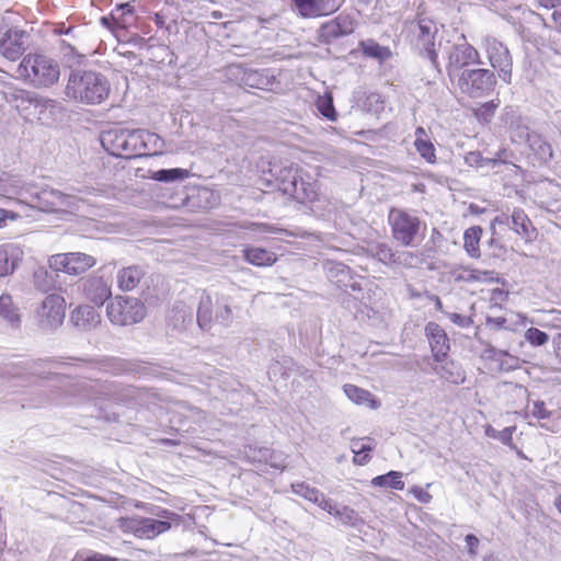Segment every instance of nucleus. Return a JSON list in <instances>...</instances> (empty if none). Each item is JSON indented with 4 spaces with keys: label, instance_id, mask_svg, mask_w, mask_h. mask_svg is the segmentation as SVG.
Here are the masks:
<instances>
[{
    "label": "nucleus",
    "instance_id": "f257e3e1",
    "mask_svg": "<svg viewBox=\"0 0 561 561\" xmlns=\"http://www.w3.org/2000/svg\"><path fill=\"white\" fill-rule=\"evenodd\" d=\"M100 140L110 154L123 159L156 154L163 146L157 134L146 129L111 128L101 134Z\"/></svg>",
    "mask_w": 561,
    "mask_h": 561
},
{
    "label": "nucleus",
    "instance_id": "f03ea898",
    "mask_svg": "<svg viewBox=\"0 0 561 561\" xmlns=\"http://www.w3.org/2000/svg\"><path fill=\"white\" fill-rule=\"evenodd\" d=\"M9 185L23 203L44 213H66L77 208L78 197L62 193L48 185L39 186L33 182H24L13 178Z\"/></svg>",
    "mask_w": 561,
    "mask_h": 561
},
{
    "label": "nucleus",
    "instance_id": "7ed1b4c3",
    "mask_svg": "<svg viewBox=\"0 0 561 561\" xmlns=\"http://www.w3.org/2000/svg\"><path fill=\"white\" fill-rule=\"evenodd\" d=\"M111 84L107 78L93 70H71L65 95L72 101L95 105L107 99Z\"/></svg>",
    "mask_w": 561,
    "mask_h": 561
},
{
    "label": "nucleus",
    "instance_id": "20e7f679",
    "mask_svg": "<svg viewBox=\"0 0 561 561\" xmlns=\"http://www.w3.org/2000/svg\"><path fill=\"white\" fill-rule=\"evenodd\" d=\"M404 27L411 37L414 48L426 57L435 69L439 70L438 56L435 50V37L438 33V26L428 15L423 1L419 2L415 16L412 20H405Z\"/></svg>",
    "mask_w": 561,
    "mask_h": 561
},
{
    "label": "nucleus",
    "instance_id": "39448f33",
    "mask_svg": "<svg viewBox=\"0 0 561 561\" xmlns=\"http://www.w3.org/2000/svg\"><path fill=\"white\" fill-rule=\"evenodd\" d=\"M16 73L35 88H48L58 81L60 69L58 62L50 57L28 54L19 65Z\"/></svg>",
    "mask_w": 561,
    "mask_h": 561
},
{
    "label": "nucleus",
    "instance_id": "423d86ee",
    "mask_svg": "<svg viewBox=\"0 0 561 561\" xmlns=\"http://www.w3.org/2000/svg\"><path fill=\"white\" fill-rule=\"evenodd\" d=\"M391 237L402 247H417L424 238L426 225L415 214L392 207L388 214Z\"/></svg>",
    "mask_w": 561,
    "mask_h": 561
},
{
    "label": "nucleus",
    "instance_id": "0eeeda50",
    "mask_svg": "<svg viewBox=\"0 0 561 561\" xmlns=\"http://www.w3.org/2000/svg\"><path fill=\"white\" fill-rule=\"evenodd\" d=\"M7 101L30 122L35 119L47 122L55 114L58 105L53 99L22 89L9 93Z\"/></svg>",
    "mask_w": 561,
    "mask_h": 561
},
{
    "label": "nucleus",
    "instance_id": "6e6552de",
    "mask_svg": "<svg viewBox=\"0 0 561 561\" xmlns=\"http://www.w3.org/2000/svg\"><path fill=\"white\" fill-rule=\"evenodd\" d=\"M106 313L113 324L130 325L146 317V307L138 298L116 296L107 304Z\"/></svg>",
    "mask_w": 561,
    "mask_h": 561
},
{
    "label": "nucleus",
    "instance_id": "1a4fd4ad",
    "mask_svg": "<svg viewBox=\"0 0 561 561\" xmlns=\"http://www.w3.org/2000/svg\"><path fill=\"white\" fill-rule=\"evenodd\" d=\"M496 78L489 69H463L458 76L460 91L471 98H481L493 91Z\"/></svg>",
    "mask_w": 561,
    "mask_h": 561
},
{
    "label": "nucleus",
    "instance_id": "9d476101",
    "mask_svg": "<svg viewBox=\"0 0 561 561\" xmlns=\"http://www.w3.org/2000/svg\"><path fill=\"white\" fill-rule=\"evenodd\" d=\"M445 49L448 59L446 70L450 78L456 76L459 70L470 64H481L479 51L467 42L463 34H461L455 43L447 46Z\"/></svg>",
    "mask_w": 561,
    "mask_h": 561
},
{
    "label": "nucleus",
    "instance_id": "9b49d317",
    "mask_svg": "<svg viewBox=\"0 0 561 561\" xmlns=\"http://www.w3.org/2000/svg\"><path fill=\"white\" fill-rule=\"evenodd\" d=\"M65 314V298L57 294L46 296L35 311L37 324L45 331H51L60 327L64 322Z\"/></svg>",
    "mask_w": 561,
    "mask_h": 561
},
{
    "label": "nucleus",
    "instance_id": "f8f14e48",
    "mask_svg": "<svg viewBox=\"0 0 561 561\" xmlns=\"http://www.w3.org/2000/svg\"><path fill=\"white\" fill-rule=\"evenodd\" d=\"M496 225L507 227L526 242L534 241L537 236L536 228L522 208H514L511 215H497L491 221V228L494 230Z\"/></svg>",
    "mask_w": 561,
    "mask_h": 561
},
{
    "label": "nucleus",
    "instance_id": "ddd939ff",
    "mask_svg": "<svg viewBox=\"0 0 561 561\" xmlns=\"http://www.w3.org/2000/svg\"><path fill=\"white\" fill-rule=\"evenodd\" d=\"M485 54L491 66L497 70L499 77L506 83L511 82L513 59L506 45L496 38L485 39Z\"/></svg>",
    "mask_w": 561,
    "mask_h": 561
},
{
    "label": "nucleus",
    "instance_id": "4468645a",
    "mask_svg": "<svg viewBox=\"0 0 561 561\" xmlns=\"http://www.w3.org/2000/svg\"><path fill=\"white\" fill-rule=\"evenodd\" d=\"M123 529L131 531L138 538L152 539L171 528L170 520H158L146 517L121 518Z\"/></svg>",
    "mask_w": 561,
    "mask_h": 561
},
{
    "label": "nucleus",
    "instance_id": "2eb2a0df",
    "mask_svg": "<svg viewBox=\"0 0 561 561\" xmlns=\"http://www.w3.org/2000/svg\"><path fill=\"white\" fill-rule=\"evenodd\" d=\"M356 22L350 14H339L336 18L323 23L319 31V39L324 44L352 34L355 30Z\"/></svg>",
    "mask_w": 561,
    "mask_h": 561
},
{
    "label": "nucleus",
    "instance_id": "dca6fc26",
    "mask_svg": "<svg viewBox=\"0 0 561 561\" xmlns=\"http://www.w3.org/2000/svg\"><path fill=\"white\" fill-rule=\"evenodd\" d=\"M28 38V33L23 30H8L0 38V54L8 60H18L27 49Z\"/></svg>",
    "mask_w": 561,
    "mask_h": 561
},
{
    "label": "nucleus",
    "instance_id": "f3484780",
    "mask_svg": "<svg viewBox=\"0 0 561 561\" xmlns=\"http://www.w3.org/2000/svg\"><path fill=\"white\" fill-rule=\"evenodd\" d=\"M294 10L304 19L319 18L334 13L344 0H290Z\"/></svg>",
    "mask_w": 561,
    "mask_h": 561
},
{
    "label": "nucleus",
    "instance_id": "a211bd4d",
    "mask_svg": "<svg viewBox=\"0 0 561 561\" xmlns=\"http://www.w3.org/2000/svg\"><path fill=\"white\" fill-rule=\"evenodd\" d=\"M424 331L434 359L443 362L450 350L449 339L445 330L438 323L431 321L425 325Z\"/></svg>",
    "mask_w": 561,
    "mask_h": 561
},
{
    "label": "nucleus",
    "instance_id": "6ab92c4d",
    "mask_svg": "<svg viewBox=\"0 0 561 561\" xmlns=\"http://www.w3.org/2000/svg\"><path fill=\"white\" fill-rule=\"evenodd\" d=\"M80 287L85 298L96 306H102L112 295L110 285L102 276L81 279Z\"/></svg>",
    "mask_w": 561,
    "mask_h": 561
},
{
    "label": "nucleus",
    "instance_id": "aec40b11",
    "mask_svg": "<svg viewBox=\"0 0 561 561\" xmlns=\"http://www.w3.org/2000/svg\"><path fill=\"white\" fill-rule=\"evenodd\" d=\"M286 195L291 196L295 201L301 204H310L318 199V186L316 181L308 174H302L300 171L296 176L295 183L289 186Z\"/></svg>",
    "mask_w": 561,
    "mask_h": 561
},
{
    "label": "nucleus",
    "instance_id": "412c9836",
    "mask_svg": "<svg viewBox=\"0 0 561 561\" xmlns=\"http://www.w3.org/2000/svg\"><path fill=\"white\" fill-rule=\"evenodd\" d=\"M195 319L194 310L183 301H178L167 317L168 327L182 332L193 325Z\"/></svg>",
    "mask_w": 561,
    "mask_h": 561
},
{
    "label": "nucleus",
    "instance_id": "4be33fe9",
    "mask_svg": "<svg viewBox=\"0 0 561 561\" xmlns=\"http://www.w3.org/2000/svg\"><path fill=\"white\" fill-rule=\"evenodd\" d=\"M24 252L18 244L0 245V277L13 274L23 260Z\"/></svg>",
    "mask_w": 561,
    "mask_h": 561
},
{
    "label": "nucleus",
    "instance_id": "5701e85b",
    "mask_svg": "<svg viewBox=\"0 0 561 561\" xmlns=\"http://www.w3.org/2000/svg\"><path fill=\"white\" fill-rule=\"evenodd\" d=\"M70 321L79 330L90 331L101 322V316L94 307L83 305L71 312Z\"/></svg>",
    "mask_w": 561,
    "mask_h": 561
},
{
    "label": "nucleus",
    "instance_id": "b1692460",
    "mask_svg": "<svg viewBox=\"0 0 561 561\" xmlns=\"http://www.w3.org/2000/svg\"><path fill=\"white\" fill-rule=\"evenodd\" d=\"M146 276V271L139 265L124 267L117 273L118 287L124 291L134 290Z\"/></svg>",
    "mask_w": 561,
    "mask_h": 561
},
{
    "label": "nucleus",
    "instance_id": "393cba45",
    "mask_svg": "<svg viewBox=\"0 0 561 561\" xmlns=\"http://www.w3.org/2000/svg\"><path fill=\"white\" fill-rule=\"evenodd\" d=\"M242 81L245 85L260 90H272L276 83L275 76L268 69H250L244 72Z\"/></svg>",
    "mask_w": 561,
    "mask_h": 561
},
{
    "label": "nucleus",
    "instance_id": "a878e982",
    "mask_svg": "<svg viewBox=\"0 0 561 561\" xmlns=\"http://www.w3.org/2000/svg\"><path fill=\"white\" fill-rule=\"evenodd\" d=\"M370 252L373 256H375L378 261L387 265L394 263H403L404 261L402 260V257H414L413 253L404 251H394L392 247H390L387 243H376L375 245H371Z\"/></svg>",
    "mask_w": 561,
    "mask_h": 561
},
{
    "label": "nucleus",
    "instance_id": "bb28decb",
    "mask_svg": "<svg viewBox=\"0 0 561 561\" xmlns=\"http://www.w3.org/2000/svg\"><path fill=\"white\" fill-rule=\"evenodd\" d=\"M196 322L203 331H209L215 322L213 297L206 291L201 296L196 311Z\"/></svg>",
    "mask_w": 561,
    "mask_h": 561
},
{
    "label": "nucleus",
    "instance_id": "cd10ccee",
    "mask_svg": "<svg viewBox=\"0 0 561 561\" xmlns=\"http://www.w3.org/2000/svg\"><path fill=\"white\" fill-rule=\"evenodd\" d=\"M321 508L329 514L333 515L342 524L355 526L360 520L357 512L346 505H336L331 500L321 503Z\"/></svg>",
    "mask_w": 561,
    "mask_h": 561
},
{
    "label": "nucleus",
    "instance_id": "c85d7f7f",
    "mask_svg": "<svg viewBox=\"0 0 561 561\" xmlns=\"http://www.w3.org/2000/svg\"><path fill=\"white\" fill-rule=\"evenodd\" d=\"M242 253L248 263L260 267L272 266L277 261L274 252L263 248H244Z\"/></svg>",
    "mask_w": 561,
    "mask_h": 561
},
{
    "label": "nucleus",
    "instance_id": "c756f323",
    "mask_svg": "<svg viewBox=\"0 0 561 561\" xmlns=\"http://www.w3.org/2000/svg\"><path fill=\"white\" fill-rule=\"evenodd\" d=\"M270 172L275 178L278 190L284 194H287L290 188L289 186L295 183L296 176L299 174L300 170L291 167L274 165L271 168Z\"/></svg>",
    "mask_w": 561,
    "mask_h": 561
},
{
    "label": "nucleus",
    "instance_id": "7c9ffc66",
    "mask_svg": "<svg viewBox=\"0 0 561 561\" xmlns=\"http://www.w3.org/2000/svg\"><path fill=\"white\" fill-rule=\"evenodd\" d=\"M414 146L419 154L428 163L436 162V149L433 142L428 139L427 134L423 127H417L415 130Z\"/></svg>",
    "mask_w": 561,
    "mask_h": 561
},
{
    "label": "nucleus",
    "instance_id": "2f4dec72",
    "mask_svg": "<svg viewBox=\"0 0 561 561\" xmlns=\"http://www.w3.org/2000/svg\"><path fill=\"white\" fill-rule=\"evenodd\" d=\"M70 275H80L96 264L94 256L82 252H68Z\"/></svg>",
    "mask_w": 561,
    "mask_h": 561
},
{
    "label": "nucleus",
    "instance_id": "473e14b6",
    "mask_svg": "<svg viewBox=\"0 0 561 561\" xmlns=\"http://www.w3.org/2000/svg\"><path fill=\"white\" fill-rule=\"evenodd\" d=\"M215 322L224 328H229L233 322V312L230 306V298L226 296L216 297Z\"/></svg>",
    "mask_w": 561,
    "mask_h": 561
},
{
    "label": "nucleus",
    "instance_id": "72a5a7b5",
    "mask_svg": "<svg viewBox=\"0 0 561 561\" xmlns=\"http://www.w3.org/2000/svg\"><path fill=\"white\" fill-rule=\"evenodd\" d=\"M59 51L64 65L68 68L80 66L85 58L84 54L78 51V49L65 39L59 41Z\"/></svg>",
    "mask_w": 561,
    "mask_h": 561
},
{
    "label": "nucleus",
    "instance_id": "f704fd0d",
    "mask_svg": "<svg viewBox=\"0 0 561 561\" xmlns=\"http://www.w3.org/2000/svg\"><path fill=\"white\" fill-rule=\"evenodd\" d=\"M434 371L444 380L451 383H460L465 380L461 368L453 360L445 362L434 368Z\"/></svg>",
    "mask_w": 561,
    "mask_h": 561
},
{
    "label": "nucleus",
    "instance_id": "c9c22d12",
    "mask_svg": "<svg viewBox=\"0 0 561 561\" xmlns=\"http://www.w3.org/2000/svg\"><path fill=\"white\" fill-rule=\"evenodd\" d=\"M56 277L53 275L46 266H37L33 271V285L42 291L48 293L55 287Z\"/></svg>",
    "mask_w": 561,
    "mask_h": 561
},
{
    "label": "nucleus",
    "instance_id": "e433bc0d",
    "mask_svg": "<svg viewBox=\"0 0 561 561\" xmlns=\"http://www.w3.org/2000/svg\"><path fill=\"white\" fill-rule=\"evenodd\" d=\"M482 236V228L480 226H472L463 233V247L471 257L480 256L479 242Z\"/></svg>",
    "mask_w": 561,
    "mask_h": 561
},
{
    "label": "nucleus",
    "instance_id": "4c0bfd02",
    "mask_svg": "<svg viewBox=\"0 0 561 561\" xmlns=\"http://www.w3.org/2000/svg\"><path fill=\"white\" fill-rule=\"evenodd\" d=\"M0 317L11 325H19L21 318L19 308L13 304L12 297L7 294L0 296Z\"/></svg>",
    "mask_w": 561,
    "mask_h": 561
},
{
    "label": "nucleus",
    "instance_id": "58836bf2",
    "mask_svg": "<svg viewBox=\"0 0 561 561\" xmlns=\"http://www.w3.org/2000/svg\"><path fill=\"white\" fill-rule=\"evenodd\" d=\"M291 490L295 494L319 505L321 507L322 502H328L329 499H325L323 493L318 489L306 484L305 482L293 483Z\"/></svg>",
    "mask_w": 561,
    "mask_h": 561
},
{
    "label": "nucleus",
    "instance_id": "ea45409f",
    "mask_svg": "<svg viewBox=\"0 0 561 561\" xmlns=\"http://www.w3.org/2000/svg\"><path fill=\"white\" fill-rule=\"evenodd\" d=\"M402 473L399 471H389L386 474L375 477L371 480L374 486L391 488L394 490H403L404 482L401 480Z\"/></svg>",
    "mask_w": 561,
    "mask_h": 561
},
{
    "label": "nucleus",
    "instance_id": "a19ab883",
    "mask_svg": "<svg viewBox=\"0 0 561 561\" xmlns=\"http://www.w3.org/2000/svg\"><path fill=\"white\" fill-rule=\"evenodd\" d=\"M190 172L186 169L174 168V169H160L152 172L151 179L159 182H175L182 181L188 178Z\"/></svg>",
    "mask_w": 561,
    "mask_h": 561
},
{
    "label": "nucleus",
    "instance_id": "79ce46f5",
    "mask_svg": "<svg viewBox=\"0 0 561 561\" xmlns=\"http://www.w3.org/2000/svg\"><path fill=\"white\" fill-rule=\"evenodd\" d=\"M529 142L531 150L542 162H548L553 158L551 145L541 137L533 136L529 138Z\"/></svg>",
    "mask_w": 561,
    "mask_h": 561
},
{
    "label": "nucleus",
    "instance_id": "37998d69",
    "mask_svg": "<svg viewBox=\"0 0 561 561\" xmlns=\"http://www.w3.org/2000/svg\"><path fill=\"white\" fill-rule=\"evenodd\" d=\"M344 392L346 397L356 404H371L375 407V400L369 391L354 385H345Z\"/></svg>",
    "mask_w": 561,
    "mask_h": 561
},
{
    "label": "nucleus",
    "instance_id": "c03bdc74",
    "mask_svg": "<svg viewBox=\"0 0 561 561\" xmlns=\"http://www.w3.org/2000/svg\"><path fill=\"white\" fill-rule=\"evenodd\" d=\"M360 48L365 56L373 57L379 60H385L390 56L389 48L380 46L373 39L360 42Z\"/></svg>",
    "mask_w": 561,
    "mask_h": 561
},
{
    "label": "nucleus",
    "instance_id": "a18cd8bd",
    "mask_svg": "<svg viewBox=\"0 0 561 561\" xmlns=\"http://www.w3.org/2000/svg\"><path fill=\"white\" fill-rule=\"evenodd\" d=\"M317 108L325 118L335 121L336 112L333 105V99L330 94H324L318 98Z\"/></svg>",
    "mask_w": 561,
    "mask_h": 561
},
{
    "label": "nucleus",
    "instance_id": "49530a36",
    "mask_svg": "<svg viewBox=\"0 0 561 561\" xmlns=\"http://www.w3.org/2000/svg\"><path fill=\"white\" fill-rule=\"evenodd\" d=\"M68 253H58L49 256L48 267L55 272H62L70 275Z\"/></svg>",
    "mask_w": 561,
    "mask_h": 561
},
{
    "label": "nucleus",
    "instance_id": "de8ad7c7",
    "mask_svg": "<svg viewBox=\"0 0 561 561\" xmlns=\"http://www.w3.org/2000/svg\"><path fill=\"white\" fill-rule=\"evenodd\" d=\"M133 13L134 8L129 2H127L118 5L115 11L111 13V18L116 24L124 26L127 23L126 18L133 15Z\"/></svg>",
    "mask_w": 561,
    "mask_h": 561
},
{
    "label": "nucleus",
    "instance_id": "09e8293b",
    "mask_svg": "<svg viewBox=\"0 0 561 561\" xmlns=\"http://www.w3.org/2000/svg\"><path fill=\"white\" fill-rule=\"evenodd\" d=\"M525 339L534 346H541L549 341V335L537 328H529L525 332Z\"/></svg>",
    "mask_w": 561,
    "mask_h": 561
},
{
    "label": "nucleus",
    "instance_id": "8fccbe9b",
    "mask_svg": "<svg viewBox=\"0 0 561 561\" xmlns=\"http://www.w3.org/2000/svg\"><path fill=\"white\" fill-rule=\"evenodd\" d=\"M516 431V426H508L500 431L497 435V440H500L503 445L507 446L510 449L516 451L519 456H523L522 451L517 448V446L513 442V434Z\"/></svg>",
    "mask_w": 561,
    "mask_h": 561
},
{
    "label": "nucleus",
    "instance_id": "3c124183",
    "mask_svg": "<svg viewBox=\"0 0 561 561\" xmlns=\"http://www.w3.org/2000/svg\"><path fill=\"white\" fill-rule=\"evenodd\" d=\"M489 158H483L479 151H470L465 156V162L472 168H482L490 164Z\"/></svg>",
    "mask_w": 561,
    "mask_h": 561
},
{
    "label": "nucleus",
    "instance_id": "603ef678",
    "mask_svg": "<svg viewBox=\"0 0 561 561\" xmlns=\"http://www.w3.org/2000/svg\"><path fill=\"white\" fill-rule=\"evenodd\" d=\"M446 316L454 324L460 328H469L473 323L470 317L462 316L460 313L447 312Z\"/></svg>",
    "mask_w": 561,
    "mask_h": 561
},
{
    "label": "nucleus",
    "instance_id": "864d4df0",
    "mask_svg": "<svg viewBox=\"0 0 561 561\" xmlns=\"http://www.w3.org/2000/svg\"><path fill=\"white\" fill-rule=\"evenodd\" d=\"M352 451L359 456L362 454H368L371 451L373 447L370 444L366 443L365 439H356L352 442L351 445Z\"/></svg>",
    "mask_w": 561,
    "mask_h": 561
},
{
    "label": "nucleus",
    "instance_id": "5fc2aeb1",
    "mask_svg": "<svg viewBox=\"0 0 561 561\" xmlns=\"http://www.w3.org/2000/svg\"><path fill=\"white\" fill-rule=\"evenodd\" d=\"M185 417L191 419L194 423L199 424L205 420V412L195 407H186Z\"/></svg>",
    "mask_w": 561,
    "mask_h": 561
},
{
    "label": "nucleus",
    "instance_id": "6e6d98bb",
    "mask_svg": "<svg viewBox=\"0 0 561 561\" xmlns=\"http://www.w3.org/2000/svg\"><path fill=\"white\" fill-rule=\"evenodd\" d=\"M531 414L538 419H548L551 413L546 409L543 401H536Z\"/></svg>",
    "mask_w": 561,
    "mask_h": 561
},
{
    "label": "nucleus",
    "instance_id": "4d7b16f0",
    "mask_svg": "<svg viewBox=\"0 0 561 561\" xmlns=\"http://www.w3.org/2000/svg\"><path fill=\"white\" fill-rule=\"evenodd\" d=\"M465 541L467 543L469 553L471 556H476L479 546V539L477 538V536L469 534L466 536Z\"/></svg>",
    "mask_w": 561,
    "mask_h": 561
},
{
    "label": "nucleus",
    "instance_id": "13d9d810",
    "mask_svg": "<svg viewBox=\"0 0 561 561\" xmlns=\"http://www.w3.org/2000/svg\"><path fill=\"white\" fill-rule=\"evenodd\" d=\"M411 492L415 495V497L421 503L426 504L432 500V495L430 493H427L426 491H424L422 488L414 486V488H412Z\"/></svg>",
    "mask_w": 561,
    "mask_h": 561
},
{
    "label": "nucleus",
    "instance_id": "bf43d9fd",
    "mask_svg": "<svg viewBox=\"0 0 561 561\" xmlns=\"http://www.w3.org/2000/svg\"><path fill=\"white\" fill-rule=\"evenodd\" d=\"M506 157H507V150L503 149V150H500L494 158H489L488 161L490 164H492L494 167L500 162L506 163Z\"/></svg>",
    "mask_w": 561,
    "mask_h": 561
},
{
    "label": "nucleus",
    "instance_id": "052dcab7",
    "mask_svg": "<svg viewBox=\"0 0 561 561\" xmlns=\"http://www.w3.org/2000/svg\"><path fill=\"white\" fill-rule=\"evenodd\" d=\"M541 8L553 11L561 4V0H537Z\"/></svg>",
    "mask_w": 561,
    "mask_h": 561
},
{
    "label": "nucleus",
    "instance_id": "680f3d73",
    "mask_svg": "<svg viewBox=\"0 0 561 561\" xmlns=\"http://www.w3.org/2000/svg\"><path fill=\"white\" fill-rule=\"evenodd\" d=\"M552 20L558 28H561V4L553 11Z\"/></svg>",
    "mask_w": 561,
    "mask_h": 561
},
{
    "label": "nucleus",
    "instance_id": "e2e57ef3",
    "mask_svg": "<svg viewBox=\"0 0 561 561\" xmlns=\"http://www.w3.org/2000/svg\"><path fill=\"white\" fill-rule=\"evenodd\" d=\"M485 435L490 438L497 439V435L500 434V431L494 428L491 425H488L484 431Z\"/></svg>",
    "mask_w": 561,
    "mask_h": 561
},
{
    "label": "nucleus",
    "instance_id": "0e129e2a",
    "mask_svg": "<svg viewBox=\"0 0 561 561\" xmlns=\"http://www.w3.org/2000/svg\"><path fill=\"white\" fill-rule=\"evenodd\" d=\"M369 459V455L368 454H362L359 456L355 455L354 456V462L357 463V465H365Z\"/></svg>",
    "mask_w": 561,
    "mask_h": 561
},
{
    "label": "nucleus",
    "instance_id": "69168bd1",
    "mask_svg": "<svg viewBox=\"0 0 561 561\" xmlns=\"http://www.w3.org/2000/svg\"><path fill=\"white\" fill-rule=\"evenodd\" d=\"M162 517H165V518H168L170 520H175L178 525L180 524V519H181L178 514L170 513V512H167V511H163Z\"/></svg>",
    "mask_w": 561,
    "mask_h": 561
},
{
    "label": "nucleus",
    "instance_id": "338daca9",
    "mask_svg": "<svg viewBox=\"0 0 561 561\" xmlns=\"http://www.w3.org/2000/svg\"><path fill=\"white\" fill-rule=\"evenodd\" d=\"M55 32L57 34H65V35H69L71 32H72V27H65V25H59L57 28H55Z\"/></svg>",
    "mask_w": 561,
    "mask_h": 561
},
{
    "label": "nucleus",
    "instance_id": "774afa93",
    "mask_svg": "<svg viewBox=\"0 0 561 561\" xmlns=\"http://www.w3.org/2000/svg\"><path fill=\"white\" fill-rule=\"evenodd\" d=\"M335 270H336L337 274H348L350 273V268L343 264H336Z\"/></svg>",
    "mask_w": 561,
    "mask_h": 561
}]
</instances>
